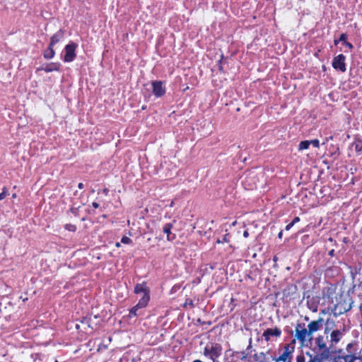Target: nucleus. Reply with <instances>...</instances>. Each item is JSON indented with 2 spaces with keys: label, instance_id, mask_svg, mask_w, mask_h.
I'll return each instance as SVG.
<instances>
[{
  "label": "nucleus",
  "instance_id": "nucleus-8",
  "mask_svg": "<svg viewBox=\"0 0 362 362\" xmlns=\"http://www.w3.org/2000/svg\"><path fill=\"white\" fill-rule=\"evenodd\" d=\"M281 335V329L277 327L274 328H268L264 331L262 337L266 341H269L272 337L279 338Z\"/></svg>",
  "mask_w": 362,
  "mask_h": 362
},
{
  "label": "nucleus",
  "instance_id": "nucleus-7",
  "mask_svg": "<svg viewBox=\"0 0 362 362\" xmlns=\"http://www.w3.org/2000/svg\"><path fill=\"white\" fill-rule=\"evenodd\" d=\"M346 57L344 54H340L335 57H334L332 60V66L334 69L339 70L341 72H345L346 70V64H345Z\"/></svg>",
  "mask_w": 362,
  "mask_h": 362
},
{
  "label": "nucleus",
  "instance_id": "nucleus-24",
  "mask_svg": "<svg viewBox=\"0 0 362 362\" xmlns=\"http://www.w3.org/2000/svg\"><path fill=\"white\" fill-rule=\"evenodd\" d=\"M229 242H230L229 233L225 234L223 238L221 240L218 239L216 240L217 244L223 243H229Z\"/></svg>",
  "mask_w": 362,
  "mask_h": 362
},
{
  "label": "nucleus",
  "instance_id": "nucleus-36",
  "mask_svg": "<svg viewBox=\"0 0 362 362\" xmlns=\"http://www.w3.org/2000/svg\"><path fill=\"white\" fill-rule=\"evenodd\" d=\"M300 221V218L298 216H296L293 221H291V223L294 225L296 224V223H298Z\"/></svg>",
  "mask_w": 362,
  "mask_h": 362
},
{
  "label": "nucleus",
  "instance_id": "nucleus-46",
  "mask_svg": "<svg viewBox=\"0 0 362 362\" xmlns=\"http://www.w3.org/2000/svg\"><path fill=\"white\" fill-rule=\"evenodd\" d=\"M339 40H334V45H337L338 43H339Z\"/></svg>",
  "mask_w": 362,
  "mask_h": 362
},
{
  "label": "nucleus",
  "instance_id": "nucleus-38",
  "mask_svg": "<svg viewBox=\"0 0 362 362\" xmlns=\"http://www.w3.org/2000/svg\"><path fill=\"white\" fill-rule=\"evenodd\" d=\"M294 225L291 222L290 223H288V225H286L285 229L286 230H289Z\"/></svg>",
  "mask_w": 362,
  "mask_h": 362
},
{
  "label": "nucleus",
  "instance_id": "nucleus-12",
  "mask_svg": "<svg viewBox=\"0 0 362 362\" xmlns=\"http://www.w3.org/2000/svg\"><path fill=\"white\" fill-rule=\"evenodd\" d=\"M245 187L247 189L252 190L257 187L256 185V177L255 175H252L251 174L247 175L243 182Z\"/></svg>",
  "mask_w": 362,
  "mask_h": 362
},
{
  "label": "nucleus",
  "instance_id": "nucleus-17",
  "mask_svg": "<svg viewBox=\"0 0 362 362\" xmlns=\"http://www.w3.org/2000/svg\"><path fill=\"white\" fill-rule=\"evenodd\" d=\"M284 353L280 355L278 358H275L276 362L283 361L286 362L288 359V357L291 354V351H289V345L286 344L284 346Z\"/></svg>",
  "mask_w": 362,
  "mask_h": 362
},
{
  "label": "nucleus",
  "instance_id": "nucleus-18",
  "mask_svg": "<svg viewBox=\"0 0 362 362\" xmlns=\"http://www.w3.org/2000/svg\"><path fill=\"white\" fill-rule=\"evenodd\" d=\"M335 293V288L331 285L324 288L322 291L323 298L327 297L330 298Z\"/></svg>",
  "mask_w": 362,
  "mask_h": 362
},
{
  "label": "nucleus",
  "instance_id": "nucleus-22",
  "mask_svg": "<svg viewBox=\"0 0 362 362\" xmlns=\"http://www.w3.org/2000/svg\"><path fill=\"white\" fill-rule=\"evenodd\" d=\"M64 228L66 230L71 231V232H76L77 227L76 225L71 224V223H67L64 226Z\"/></svg>",
  "mask_w": 362,
  "mask_h": 362
},
{
  "label": "nucleus",
  "instance_id": "nucleus-25",
  "mask_svg": "<svg viewBox=\"0 0 362 362\" xmlns=\"http://www.w3.org/2000/svg\"><path fill=\"white\" fill-rule=\"evenodd\" d=\"M343 358L344 362H354L356 357L354 355H346Z\"/></svg>",
  "mask_w": 362,
  "mask_h": 362
},
{
  "label": "nucleus",
  "instance_id": "nucleus-6",
  "mask_svg": "<svg viewBox=\"0 0 362 362\" xmlns=\"http://www.w3.org/2000/svg\"><path fill=\"white\" fill-rule=\"evenodd\" d=\"M352 306L351 303H347L346 300L339 301L334 305L332 312L334 315H339L344 314L351 309Z\"/></svg>",
  "mask_w": 362,
  "mask_h": 362
},
{
  "label": "nucleus",
  "instance_id": "nucleus-40",
  "mask_svg": "<svg viewBox=\"0 0 362 362\" xmlns=\"http://www.w3.org/2000/svg\"><path fill=\"white\" fill-rule=\"evenodd\" d=\"M99 204L97 203V202H93L92 203V206L94 208V209H98L99 207Z\"/></svg>",
  "mask_w": 362,
  "mask_h": 362
},
{
  "label": "nucleus",
  "instance_id": "nucleus-1",
  "mask_svg": "<svg viewBox=\"0 0 362 362\" xmlns=\"http://www.w3.org/2000/svg\"><path fill=\"white\" fill-rule=\"evenodd\" d=\"M134 292L136 294H139L143 293V296L139 299V302L136 305L132 307L129 310V313L128 317L129 318H132L136 317L138 315V310L141 308H144L147 307L148 303L150 301V288L147 286V284L146 281H143L142 283H138L134 286Z\"/></svg>",
  "mask_w": 362,
  "mask_h": 362
},
{
  "label": "nucleus",
  "instance_id": "nucleus-35",
  "mask_svg": "<svg viewBox=\"0 0 362 362\" xmlns=\"http://www.w3.org/2000/svg\"><path fill=\"white\" fill-rule=\"evenodd\" d=\"M346 47H347L348 48H349L350 49H352L354 48V46L351 43L349 42H345V43L344 44Z\"/></svg>",
  "mask_w": 362,
  "mask_h": 362
},
{
  "label": "nucleus",
  "instance_id": "nucleus-14",
  "mask_svg": "<svg viewBox=\"0 0 362 362\" xmlns=\"http://www.w3.org/2000/svg\"><path fill=\"white\" fill-rule=\"evenodd\" d=\"M343 332L339 329L333 330L330 334V342L332 344H337L342 338Z\"/></svg>",
  "mask_w": 362,
  "mask_h": 362
},
{
  "label": "nucleus",
  "instance_id": "nucleus-15",
  "mask_svg": "<svg viewBox=\"0 0 362 362\" xmlns=\"http://www.w3.org/2000/svg\"><path fill=\"white\" fill-rule=\"evenodd\" d=\"M306 303L308 308L313 312H317L318 308V301L315 300L314 297L309 295L306 297Z\"/></svg>",
  "mask_w": 362,
  "mask_h": 362
},
{
  "label": "nucleus",
  "instance_id": "nucleus-3",
  "mask_svg": "<svg viewBox=\"0 0 362 362\" xmlns=\"http://www.w3.org/2000/svg\"><path fill=\"white\" fill-rule=\"evenodd\" d=\"M312 335L308 328L305 327V323H298L295 328V337L303 345L307 339H311Z\"/></svg>",
  "mask_w": 362,
  "mask_h": 362
},
{
  "label": "nucleus",
  "instance_id": "nucleus-30",
  "mask_svg": "<svg viewBox=\"0 0 362 362\" xmlns=\"http://www.w3.org/2000/svg\"><path fill=\"white\" fill-rule=\"evenodd\" d=\"M253 357H254V359H255L256 361H257L259 360V358H264V357H265V354H264L263 352H261V353H259V354H255L254 355V356H253Z\"/></svg>",
  "mask_w": 362,
  "mask_h": 362
},
{
  "label": "nucleus",
  "instance_id": "nucleus-43",
  "mask_svg": "<svg viewBox=\"0 0 362 362\" xmlns=\"http://www.w3.org/2000/svg\"><path fill=\"white\" fill-rule=\"evenodd\" d=\"M78 187L79 189H83V188L84 187V185H83V183H82V182L78 183Z\"/></svg>",
  "mask_w": 362,
  "mask_h": 362
},
{
  "label": "nucleus",
  "instance_id": "nucleus-37",
  "mask_svg": "<svg viewBox=\"0 0 362 362\" xmlns=\"http://www.w3.org/2000/svg\"><path fill=\"white\" fill-rule=\"evenodd\" d=\"M327 188V187L326 186H323V187H322V189H320V192H321V194H322V197L325 196V194H323V193L326 191Z\"/></svg>",
  "mask_w": 362,
  "mask_h": 362
},
{
  "label": "nucleus",
  "instance_id": "nucleus-20",
  "mask_svg": "<svg viewBox=\"0 0 362 362\" xmlns=\"http://www.w3.org/2000/svg\"><path fill=\"white\" fill-rule=\"evenodd\" d=\"M334 326V322L331 319H327L325 323V334H327Z\"/></svg>",
  "mask_w": 362,
  "mask_h": 362
},
{
  "label": "nucleus",
  "instance_id": "nucleus-13",
  "mask_svg": "<svg viewBox=\"0 0 362 362\" xmlns=\"http://www.w3.org/2000/svg\"><path fill=\"white\" fill-rule=\"evenodd\" d=\"M60 66L59 63L52 62L38 68L37 71H45L47 73L54 71H58L60 69Z\"/></svg>",
  "mask_w": 362,
  "mask_h": 362
},
{
  "label": "nucleus",
  "instance_id": "nucleus-45",
  "mask_svg": "<svg viewBox=\"0 0 362 362\" xmlns=\"http://www.w3.org/2000/svg\"><path fill=\"white\" fill-rule=\"evenodd\" d=\"M103 192H104L105 194H107V193H108V189H106V188H105V189H103Z\"/></svg>",
  "mask_w": 362,
  "mask_h": 362
},
{
  "label": "nucleus",
  "instance_id": "nucleus-26",
  "mask_svg": "<svg viewBox=\"0 0 362 362\" xmlns=\"http://www.w3.org/2000/svg\"><path fill=\"white\" fill-rule=\"evenodd\" d=\"M310 145H313L315 148H318L320 146V141L318 139H313L308 141Z\"/></svg>",
  "mask_w": 362,
  "mask_h": 362
},
{
  "label": "nucleus",
  "instance_id": "nucleus-44",
  "mask_svg": "<svg viewBox=\"0 0 362 362\" xmlns=\"http://www.w3.org/2000/svg\"><path fill=\"white\" fill-rule=\"evenodd\" d=\"M282 235H283V232H282V231H280V232L279 233V234H278V237H279V238H282Z\"/></svg>",
  "mask_w": 362,
  "mask_h": 362
},
{
  "label": "nucleus",
  "instance_id": "nucleus-9",
  "mask_svg": "<svg viewBox=\"0 0 362 362\" xmlns=\"http://www.w3.org/2000/svg\"><path fill=\"white\" fill-rule=\"evenodd\" d=\"M153 93L157 97L160 98L165 95V88L163 86V83L161 81H153L152 82Z\"/></svg>",
  "mask_w": 362,
  "mask_h": 362
},
{
  "label": "nucleus",
  "instance_id": "nucleus-4",
  "mask_svg": "<svg viewBox=\"0 0 362 362\" xmlns=\"http://www.w3.org/2000/svg\"><path fill=\"white\" fill-rule=\"evenodd\" d=\"M78 45L74 42H71L66 45L64 47L65 54L64 57V61L65 62H71L74 60L76 57V49Z\"/></svg>",
  "mask_w": 362,
  "mask_h": 362
},
{
  "label": "nucleus",
  "instance_id": "nucleus-19",
  "mask_svg": "<svg viewBox=\"0 0 362 362\" xmlns=\"http://www.w3.org/2000/svg\"><path fill=\"white\" fill-rule=\"evenodd\" d=\"M53 47L49 44L48 48L45 51L43 56L45 59H51L54 57L55 52Z\"/></svg>",
  "mask_w": 362,
  "mask_h": 362
},
{
  "label": "nucleus",
  "instance_id": "nucleus-31",
  "mask_svg": "<svg viewBox=\"0 0 362 362\" xmlns=\"http://www.w3.org/2000/svg\"><path fill=\"white\" fill-rule=\"evenodd\" d=\"M240 359L241 361H246L247 360V354L245 351H241L240 353Z\"/></svg>",
  "mask_w": 362,
  "mask_h": 362
},
{
  "label": "nucleus",
  "instance_id": "nucleus-34",
  "mask_svg": "<svg viewBox=\"0 0 362 362\" xmlns=\"http://www.w3.org/2000/svg\"><path fill=\"white\" fill-rule=\"evenodd\" d=\"M189 305L191 307H194V303H193V300H191V299H187L186 300V302L185 303V306H186V305Z\"/></svg>",
  "mask_w": 362,
  "mask_h": 362
},
{
  "label": "nucleus",
  "instance_id": "nucleus-11",
  "mask_svg": "<svg viewBox=\"0 0 362 362\" xmlns=\"http://www.w3.org/2000/svg\"><path fill=\"white\" fill-rule=\"evenodd\" d=\"M175 221H174L173 223H165L163 227V232L166 234L167 240L168 241H173L175 239L176 235L175 233H173L171 232L172 228H173L174 223Z\"/></svg>",
  "mask_w": 362,
  "mask_h": 362
},
{
  "label": "nucleus",
  "instance_id": "nucleus-2",
  "mask_svg": "<svg viewBox=\"0 0 362 362\" xmlns=\"http://www.w3.org/2000/svg\"><path fill=\"white\" fill-rule=\"evenodd\" d=\"M223 347L221 344L210 342L204 349L203 354L213 362H215L222 355Z\"/></svg>",
  "mask_w": 362,
  "mask_h": 362
},
{
  "label": "nucleus",
  "instance_id": "nucleus-33",
  "mask_svg": "<svg viewBox=\"0 0 362 362\" xmlns=\"http://www.w3.org/2000/svg\"><path fill=\"white\" fill-rule=\"evenodd\" d=\"M171 164L170 160H165L163 163H161L160 165L163 167V165L168 167Z\"/></svg>",
  "mask_w": 362,
  "mask_h": 362
},
{
  "label": "nucleus",
  "instance_id": "nucleus-32",
  "mask_svg": "<svg viewBox=\"0 0 362 362\" xmlns=\"http://www.w3.org/2000/svg\"><path fill=\"white\" fill-rule=\"evenodd\" d=\"M347 35L346 33L341 34L339 40L342 42L344 44L346 42Z\"/></svg>",
  "mask_w": 362,
  "mask_h": 362
},
{
  "label": "nucleus",
  "instance_id": "nucleus-29",
  "mask_svg": "<svg viewBox=\"0 0 362 362\" xmlns=\"http://www.w3.org/2000/svg\"><path fill=\"white\" fill-rule=\"evenodd\" d=\"M7 194V189L6 187H4L2 189V192L0 193V201L3 200L6 197Z\"/></svg>",
  "mask_w": 362,
  "mask_h": 362
},
{
  "label": "nucleus",
  "instance_id": "nucleus-28",
  "mask_svg": "<svg viewBox=\"0 0 362 362\" xmlns=\"http://www.w3.org/2000/svg\"><path fill=\"white\" fill-rule=\"evenodd\" d=\"M121 242L124 244H130L132 243V240L127 236H123L121 239Z\"/></svg>",
  "mask_w": 362,
  "mask_h": 362
},
{
  "label": "nucleus",
  "instance_id": "nucleus-39",
  "mask_svg": "<svg viewBox=\"0 0 362 362\" xmlns=\"http://www.w3.org/2000/svg\"><path fill=\"white\" fill-rule=\"evenodd\" d=\"M243 237L245 238L249 237V232L247 230H244Z\"/></svg>",
  "mask_w": 362,
  "mask_h": 362
},
{
  "label": "nucleus",
  "instance_id": "nucleus-48",
  "mask_svg": "<svg viewBox=\"0 0 362 362\" xmlns=\"http://www.w3.org/2000/svg\"><path fill=\"white\" fill-rule=\"evenodd\" d=\"M351 346V344H349L348 346H347V348H349Z\"/></svg>",
  "mask_w": 362,
  "mask_h": 362
},
{
  "label": "nucleus",
  "instance_id": "nucleus-5",
  "mask_svg": "<svg viewBox=\"0 0 362 362\" xmlns=\"http://www.w3.org/2000/svg\"><path fill=\"white\" fill-rule=\"evenodd\" d=\"M316 346L318 347L320 350H322V353L320 354V357L322 359H326L329 357V348L327 347V344L325 340V338L322 335H319L315 339Z\"/></svg>",
  "mask_w": 362,
  "mask_h": 362
},
{
  "label": "nucleus",
  "instance_id": "nucleus-16",
  "mask_svg": "<svg viewBox=\"0 0 362 362\" xmlns=\"http://www.w3.org/2000/svg\"><path fill=\"white\" fill-rule=\"evenodd\" d=\"M64 30H62V29L59 30L55 34H54L51 37L49 44L51 45L54 46V45L58 43L64 37Z\"/></svg>",
  "mask_w": 362,
  "mask_h": 362
},
{
  "label": "nucleus",
  "instance_id": "nucleus-41",
  "mask_svg": "<svg viewBox=\"0 0 362 362\" xmlns=\"http://www.w3.org/2000/svg\"><path fill=\"white\" fill-rule=\"evenodd\" d=\"M334 252H334V249H332V250H331L329 252L328 255H329V256H331V257H333V256H334Z\"/></svg>",
  "mask_w": 362,
  "mask_h": 362
},
{
  "label": "nucleus",
  "instance_id": "nucleus-49",
  "mask_svg": "<svg viewBox=\"0 0 362 362\" xmlns=\"http://www.w3.org/2000/svg\"><path fill=\"white\" fill-rule=\"evenodd\" d=\"M39 362H41V361H39Z\"/></svg>",
  "mask_w": 362,
  "mask_h": 362
},
{
  "label": "nucleus",
  "instance_id": "nucleus-10",
  "mask_svg": "<svg viewBox=\"0 0 362 362\" xmlns=\"http://www.w3.org/2000/svg\"><path fill=\"white\" fill-rule=\"evenodd\" d=\"M324 324V320L322 317H319L317 320H313L308 325V329L310 332V334H313L314 332L320 330Z\"/></svg>",
  "mask_w": 362,
  "mask_h": 362
},
{
  "label": "nucleus",
  "instance_id": "nucleus-21",
  "mask_svg": "<svg viewBox=\"0 0 362 362\" xmlns=\"http://www.w3.org/2000/svg\"><path fill=\"white\" fill-rule=\"evenodd\" d=\"M352 148L358 153L362 152V141L358 140L354 141L352 145Z\"/></svg>",
  "mask_w": 362,
  "mask_h": 362
},
{
  "label": "nucleus",
  "instance_id": "nucleus-47",
  "mask_svg": "<svg viewBox=\"0 0 362 362\" xmlns=\"http://www.w3.org/2000/svg\"><path fill=\"white\" fill-rule=\"evenodd\" d=\"M192 362H203V361H202L199 359H196V360H194Z\"/></svg>",
  "mask_w": 362,
  "mask_h": 362
},
{
  "label": "nucleus",
  "instance_id": "nucleus-27",
  "mask_svg": "<svg viewBox=\"0 0 362 362\" xmlns=\"http://www.w3.org/2000/svg\"><path fill=\"white\" fill-rule=\"evenodd\" d=\"M296 362H305V358L303 354L298 355L296 358ZM309 362H314L313 359H310Z\"/></svg>",
  "mask_w": 362,
  "mask_h": 362
},
{
  "label": "nucleus",
  "instance_id": "nucleus-42",
  "mask_svg": "<svg viewBox=\"0 0 362 362\" xmlns=\"http://www.w3.org/2000/svg\"><path fill=\"white\" fill-rule=\"evenodd\" d=\"M323 163L327 165V168H329L330 162L328 160H323Z\"/></svg>",
  "mask_w": 362,
  "mask_h": 362
},
{
  "label": "nucleus",
  "instance_id": "nucleus-23",
  "mask_svg": "<svg viewBox=\"0 0 362 362\" xmlns=\"http://www.w3.org/2000/svg\"><path fill=\"white\" fill-rule=\"evenodd\" d=\"M310 144L308 143V140H305V141H302L300 144H299V146H298V149L299 150H304V149H307L308 147H309Z\"/></svg>",
  "mask_w": 362,
  "mask_h": 362
}]
</instances>
